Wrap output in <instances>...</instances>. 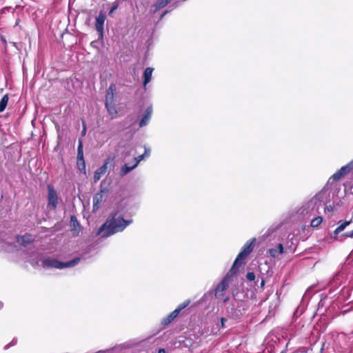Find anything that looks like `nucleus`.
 <instances>
[{
	"label": "nucleus",
	"mask_w": 353,
	"mask_h": 353,
	"mask_svg": "<svg viewBox=\"0 0 353 353\" xmlns=\"http://www.w3.org/2000/svg\"><path fill=\"white\" fill-rule=\"evenodd\" d=\"M9 97L8 94H5L0 101V112H2L5 110L8 103Z\"/></svg>",
	"instance_id": "a211bd4d"
},
{
	"label": "nucleus",
	"mask_w": 353,
	"mask_h": 353,
	"mask_svg": "<svg viewBox=\"0 0 353 353\" xmlns=\"http://www.w3.org/2000/svg\"><path fill=\"white\" fill-rule=\"evenodd\" d=\"M352 167L353 161L350 162L349 164L345 166H343L339 171L343 174V176H345L350 171Z\"/></svg>",
	"instance_id": "aec40b11"
},
{
	"label": "nucleus",
	"mask_w": 353,
	"mask_h": 353,
	"mask_svg": "<svg viewBox=\"0 0 353 353\" xmlns=\"http://www.w3.org/2000/svg\"><path fill=\"white\" fill-rule=\"evenodd\" d=\"M48 207L54 210L59 203V197L56 190L50 185H48Z\"/></svg>",
	"instance_id": "423d86ee"
},
{
	"label": "nucleus",
	"mask_w": 353,
	"mask_h": 353,
	"mask_svg": "<svg viewBox=\"0 0 353 353\" xmlns=\"http://www.w3.org/2000/svg\"><path fill=\"white\" fill-rule=\"evenodd\" d=\"M281 353H285V352H281Z\"/></svg>",
	"instance_id": "c9c22d12"
},
{
	"label": "nucleus",
	"mask_w": 353,
	"mask_h": 353,
	"mask_svg": "<svg viewBox=\"0 0 353 353\" xmlns=\"http://www.w3.org/2000/svg\"><path fill=\"white\" fill-rule=\"evenodd\" d=\"M152 113V107L151 106L148 107L146 109V110L145 111V113H144V114H143V117H142V119H141V121L139 123V126L140 127L145 126L148 123V122H149V121H150V119L151 118Z\"/></svg>",
	"instance_id": "9b49d317"
},
{
	"label": "nucleus",
	"mask_w": 353,
	"mask_h": 353,
	"mask_svg": "<svg viewBox=\"0 0 353 353\" xmlns=\"http://www.w3.org/2000/svg\"><path fill=\"white\" fill-rule=\"evenodd\" d=\"M165 13H166V12H164V13H163V14H162L161 17H163L165 15Z\"/></svg>",
	"instance_id": "f704fd0d"
},
{
	"label": "nucleus",
	"mask_w": 353,
	"mask_h": 353,
	"mask_svg": "<svg viewBox=\"0 0 353 353\" xmlns=\"http://www.w3.org/2000/svg\"><path fill=\"white\" fill-rule=\"evenodd\" d=\"M327 209L328 211H332V206H327Z\"/></svg>",
	"instance_id": "473e14b6"
},
{
	"label": "nucleus",
	"mask_w": 353,
	"mask_h": 353,
	"mask_svg": "<svg viewBox=\"0 0 353 353\" xmlns=\"http://www.w3.org/2000/svg\"><path fill=\"white\" fill-rule=\"evenodd\" d=\"M77 165L80 172L85 174V163L83 157L77 158Z\"/></svg>",
	"instance_id": "f3484780"
},
{
	"label": "nucleus",
	"mask_w": 353,
	"mask_h": 353,
	"mask_svg": "<svg viewBox=\"0 0 353 353\" xmlns=\"http://www.w3.org/2000/svg\"><path fill=\"white\" fill-rule=\"evenodd\" d=\"M345 236H348V237H353V230L351 232H347L345 234Z\"/></svg>",
	"instance_id": "7c9ffc66"
},
{
	"label": "nucleus",
	"mask_w": 353,
	"mask_h": 353,
	"mask_svg": "<svg viewBox=\"0 0 353 353\" xmlns=\"http://www.w3.org/2000/svg\"><path fill=\"white\" fill-rule=\"evenodd\" d=\"M179 314L177 311H173L168 316L163 318L161 321V324L165 327L168 325Z\"/></svg>",
	"instance_id": "ddd939ff"
},
{
	"label": "nucleus",
	"mask_w": 353,
	"mask_h": 353,
	"mask_svg": "<svg viewBox=\"0 0 353 353\" xmlns=\"http://www.w3.org/2000/svg\"><path fill=\"white\" fill-rule=\"evenodd\" d=\"M322 221L323 218L321 216H317L311 221L310 225L313 228H316L322 223Z\"/></svg>",
	"instance_id": "4be33fe9"
},
{
	"label": "nucleus",
	"mask_w": 353,
	"mask_h": 353,
	"mask_svg": "<svg viewBox=\"0 0 353 353\" xmlns=\"http://www.w3.org/2000/svg\"><path fill=\"white\" fill-rule=\"evenodd\" d=\"M103 200V192L100 191L99 192L94 194L93 196V210H97L99 208L102 201Z\"/></svg>",
	"instance_id": "1a4fd4ad"
},
{
	"label": "nucleus",
	"mask_w": 353,
	"mask_h": 353,
	"mask_svg": "<svg viewBox=\"0 0 353 353\" xmlns=\"http://www.w3.org/2000/svg\"><path fill=\"white\" fill-rule=\"evenodd\" d=\"M105 108L111 117V119L116 118L117 115V110L115 107L114 103H105Z\"/></svg>",
	"instance_id": "dca6fc26"
},
{
	"label": "nucleus",
	"mask_w": 353,
	"mask_h": 353,
	"mask_svg": "<svg viewBox=\"0 0 353 353\" xmlns=\"http://www.w3.org/2000/svg\"><path fill=\"white\" fill-rule=\"evenodd\" d=\"M108 169V161L104 163V164L101 166L99 169H97L94 174V182H97L101 177L104 175Z\"/></svg>",
	"instance_id": "9d476101"
},
{
	"label": "nucleus",
	"mask_w": 353,
	"mask_h": 353,
	"mask_svg": "<svg viewBox=\"0 0 353 353\" xmlns=\"http://www.w3.org/2000/svg\"><path fill=\"white\" fill-rule=\"evenodd\" d=\"M79 261V258H76L67 262H61L55 259L47 258L43 261V265L45 268L63 269L76 265Z\"/></svg>",
	"instance_id": "f03ea898"
},
{
	"label": "nucleus",
	"mask_w": 353,
	"mask_h": 353,
	"mask_svg": "<svg viewBox=\"0 0 353 353\" xmlns=\"http://www.w3.org/2000/svg\"><path fill=\"white\" fill-rule=\"evenodd\" d=\"M71 221L73 222L74 225L75 224V223H77V224H78L77 220L76 217L74 216H72L71 217Z\"/></svg>",
	"instance_id": "c756f323"
},
{
	"label": "nucleus",
	"mask_w": 353,
	"mask_h": 353,
	"mask_svg": "<svg viewBox=\"0 0 353 353\" xmlns=\"http://www.w3.org/2000/svg\"><path fill=\"white\" fill-rule=\"evenodd\" d=\"M77 152V158L83 157V144L81 140L79 141Z\"/></svg>",
	"instance_id": "b1692460"
},
{
	"label": "nucleus",
	"mask_w": 353,
	"mask_h": 353,
	"mask_svg": "<svg viewBox=\"0 0 353 353\" xmlns=\"http://www.w3.org/2000/svg\"><path fill=\"white\" fill-rule=\"evenodd\" d=\"M85 133H86V128H85V125L83 124L81 134L83 136H84L85 134Z\"/></svg>",
	"instance_id": "c85d7f7f"
},
{
	"label": "nucleus",
	"mask_w": 353,
	"mask_h": 353,
	"mask_svg": "<svg viewBox=\"0 0 353 353\" xmlns=\"http://www.w3.org/2000/svg\"><path fill=\"white\" fill-rule=\"evenodd\" d=\"M32 240V237L29 234L17 237V243L23 246H26L30 244Z\"/></svg>",
	"instance_id": "f8f14e48"
},
{
	"label": "nucleus",
	"mask_w": 353,
	"mask_h": 353,
	"mask_svg": "<svg viewBox=\"0 0 353 353\" xmlns=\"http://www.w3.org/2000/svg\"><path fill=\"white\" fill-rule=\"evenodd\" d=\"M341 176H343V174L339 171L336 172L332 175V178L335 181L340 179Z\"/></svg>",
	"instance_id": "bb28decb"
},
{
	"label": "nucleus",
	"mask_w": 353,
	"mask_h": 353,
	"mask_svg": "<svg viewBox=\"0 0 353 353\" xmlns=\"http://www.w3.org/2000/svg\"><path fill=\"white\" fill-rule=\"evenodd\" d=\"M137 165H138L136 163L132 166H128L127 164H125L121 170V175L128 174L131 170L134 169Z\"/></svg>",
	"instance_id": "6ab92c4d"
},
{
	"label": "nucleus",
	"mask_w": 353,
	"mask_h": 353,
	"mask_svg": "<svg viewBox=\"0 0 353 353\" xmlns=\"http://www.w3.org/2000/svg\"><path fill=\"white\" fill-rule=\"evenodd\" d=\"M116 92V86L114 84H111L107 90L105 94V103H114V96Z\"/></svg>",
	"instance_id": "0eeeda50"
},
{
	"label": "nucleus",
	"mask_w": 353,
	"mask_h": 353,
	"mask_svg": "<svg viewBox=\"0 0 353 353\" xmlns=\"http://www.w3.org/2000/svg\"><path fill=\"white\" fill-rule=\"evenodd\" d=\"M226 321V319L225 318L221 319L220 322V328H224L225 327V322Z\"/></svg>",
	"instance_id": "cd10ccee"
},
{
	"label": "nucleus",
	"mask_w": 353,
	"mask_h": 353,
	"mask_svg": "<svg viewBox=\"0 0 353 353\" xmlns=\"http://www.w3.org/2000/svg\"><path fill=\"white\" fill-rule=\"evenodd\" d=\"M284 248L282 244L279 243L275 248L269 250V253L272 257H276L279 254L283 253Z\"/></svg>",
	"instance_id": "4468645a"
},
{
	"label": "nucleus",
	"mask_w": 353,
	"mask_h": 353,
	"mask_svg": "<svg viewBox=\"0 0 353 353\" xmlns=\"http://www.w3.org/2000/svg\"><path fill=\"white\" fill-rule=\"evenodd\" d=\"M246 278L248 280L252 281L255 279V274L254 272H248L246 274Z\"/></svg>",
	"instance_id": "a878e982"
},
{
	"label": "nucleus",
	"mask_w": 353,
	"mask_h": 353,
	"mask_svg": "<svg viewBox=\"0 0 353 353\" xmlns=\"http://www.w3.org/2000/svg\"><path fill=\"white\" fill-rule=\"evenodd\" d=\"M3 307V303L0 302V309Z\"/></svg>",
	"instance_id": "72a5a7b5"
},
{
	"label": "nucleus",
	"mask_w": 353,
	"mask_h": 353,
	"mask_svg": "<svg viewBox=\"0 0 353 353\" xmlns=\"http://www.w3.org/2000/svg\"><path fill=\"white\" fill-rule=\"evenodd\" d=\"M256 239H252V240L248 241L243 246L241 252L238 254L237 257L236 258L233 266L231 268L230 271L233 272L234 273L236 272L235 269L239 265V261L246 257L253 250L254 244Z\"/></svg>",
	"instance_id": "20e7f679"
},
{
	"label": "nucleus",
	"mask_w": 353,
	"mask_h": 353,
	"mask_svg": "<svg viewBox=\"0 0 353 353\" xmlns=\"http://www.w3.org/2000/svg\"><path fill=\"white\" fill-rule=\"evenodd\" d=\"M131 223H132V219L125 220L120 215L115 214L99 228L97 234H101L102 237L106 238L115 233L122 232Z\"/></svg>",
	"instance_id": "f257e3e1"
},
{
	"label": "nucleus",
	"mask_w": 353,
	"mask_h": 353,
	"mask_svg": "<svg viewBox=\"0 0 353 353\" xmlns=\"http://www.w3.org/2000/svg\"><path fill=\"white\" fill-rule=\"evenodd\" d=\"M350 224L349 221H345L340 224L335 230L334 232L336 234H339L343 230H345V228Z\"/></svg>",
	"instance_id": "5701e85b"
},
{
	"label": "nucleus",
	"mask_w": 353,
	"mask_h": 353,
	"mask_svg": "<svg viewBox=\"0 0 353 353\" xmlns=\"http://www.w3.org/2000/svg\"><path fill=\"white\" fill-rule=\"evenodd\" d=\"M105 18V14L103 12H100L98 17L96 18V30L99 33L103 32Z\"/></svg>",
	"instance_id": "6e6552de"
},
{
	"label": "nucleus",
	"mask_w": 353,
	"mask_h": 353,
	"mask_svg": "<svg viewBox=\"0 0 353 353\" xmlns=\"http://www.w3.org/2000/svg\"><path fill=\"white\" fill-rule=\"evenodd\" d=\"M150 150L145 148V152L143 154L134 158L135 163L138 165L139 163L145 158V157H148L150 155Z\"/></svg>",
	"instance_id": "412c9836"
},
{
	"label": "nucleus",
	"mask_w": 353,
	"mask_h": 353,
	"mask_svg": "<svg viewBox=\"0 0 353 353\" xmlns=\"http://www.w3.org/2000/svg\"><path fill=\"white\" fill-rule=\"evenodd\" d=\"M320 205L321 201L316 197H313L300 208L299 213L303 216H310L317 211Z\"/></svg>",
	"instance_id": "7ed1b4c3"
},
{
	"label": "nucleus",
	"mask_w": 353,
	"mask_h": 353,
	"mask_svg": "<svg viewBox=\"0 0 353 353\" xmlns=\"http://www.w3.org/2000/svg\"><path fill=\"white\" fill-rule=\"evenodd\" d=\"M158 353H165V350L163 348L159 350Z\"/></svg>",
	"instance_id": "2f4dec72"
},
{
	"label": "nucleus",
	"mask_w": 353,
	"mask_h": 353,
	"mask_svg": "<svg viewBox=\"0 0 353 353\" xmlns=\"http://www.w3.org/2000/svg\"><path fill=\"white\" fill-rule=\"evenodd\" d=\"M229 284L226 279H224L216 287L215 290V296L216 299L226 302L229 299V295L227 292Z\"/></svg>",
	"instance_id": "39448f33"
},
{
	"label": "nucleus",
	"mask_w": 353,
	"mask_h": 353,
	"mask_svg": "<svg viewBox=\"0 0 353 353\" xmlns=\"http://www.w3.org/2000/svg\"><path fill=\"white\" fill-rule=\"evenodd\" d=\"M190 300L185 301V302L179 305V307L174 310V311H177V314H179L183 309L185 308L190 304Z\"/></svg>",
	"instance_id": "393cba45"
},
{
	"label": "nucleus",
	"mask_w": 353,
	"mask_h": 353,
	"mask_svg": "<svg viewBox=\"0 0 353 353\" xmlns=\"http://www.w3.org/2000/svg\"><path fill=\"white\" fill-rule=\"evenodd\" d=\"M153 68H147L143 72V85L145 86L151 80Z\"/></svg>",
	"instance_id": "2eb2a0df"
}]
</instances>
